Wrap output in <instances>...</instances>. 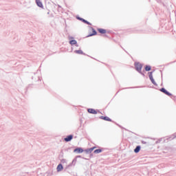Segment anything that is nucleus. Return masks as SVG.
Segmentation results:
<instances>
[{
    "mask_svg": "<svg viewBox=\"0 0 176 176\" xmlns=\"http://www.w3.org/2000/svg\"><path fill=\"white\" fill-rule=\"evenodd\" d=\"M136 70L138 72H141V69H142V65L141 63H135Z\"/></svg>",
    "mask_w": 176,
    "mask_h": 176,
    "instance_id": "1",
    "label": "nucleus"
},
{
    "mask_svg": "<svg viewBox=\"0 0 176 176\" xmlns=\"http://www.w3.org/2000/svg\"><path fill=\"white\" fill-rule=\"evenodd\" d=\"M148 74H149L148 76H149L150 80L152 82V83L153 85H156V82H155V80L153 79V76L152 75L153 72H150Z\"/></svg>",
    "mask_w": 176,
    "mask_h": 176,
    "instance_id": "2",
    "label": "nucleus"
},
{
    "mask_svg": "<svg viewBox=\"0 0 176 176\" xmlns=\"http://www.w3.org/2000/svg\"><path fill=\"white\" fill-rule=\"evenodd\" d=\"M74 138V136L72 135H68L67 138H65V141L66 142H69Z\"/></svg>",
    "mask_w": 176,
    "mask_h": 176,
    "instance_id": "3",
    "label": "nucleus"
},
{
    "mask_svg": "<svg viewBox=\"0 0 176 176\" xmlns=\"http://www.w3.org/2000/svg\"><path fill=\"white\" fill-rule=\"evenodd\" d=\"M160 91H162V93H164V94H166V96H171V94H170V92L167 91V90H166V89H164V88H162L160 89Z\"/></svg>",
    "mask_w": 176,
    "mask_h": 176,
    "instance_id": "4",
    "label": "nucleus"
},
{
    "mask_svg": "<svg viewBox=\"0 0 176 176\" xmlns=\"http://www.w3.org/2000/svg\"><path fill=\"white\" fill-rule=\"evenodd\" d=\"M74 152H76L77 153H83V149H82L81 148H77L74 150Z\"/></svg>",
    "mask_w": 176,
    "mask_h": 176,
    "instance_id": "5",
    "label": "nucleus"
},
{
    "mask_svg": "<svg viewBox=\"0 0 176 176\" xmlns=\"http://www.w3.org/2000/svg\"><path fill=\"white\" fill-rule=\"evenodd\" d=\"M36 3L39 8H42L43 6L41 0H36Z\"/></svg>",
    "mask_w": 176,
    "mask_h": 176,
    "instance_id": "6",
    "label": "nucleus"
},
{
    "mask_svg": "<svg viewBox=\"0 0 176 176\" xmlns=\"http://www.w3.org/2000/svg\"><path fill=\"white\" fill-rule=\"evenodd\" d=\"M89 113H93L94 115L97 114V111L93 109H88Z\"/></svg>",
    "mask_w": 176,
    "mask_h": 176,
    "instance_id": "7",
    "label": "nucleus"
},
{
    "mask_svg": "<svg viewBox=\"0 0 176 176\" xmlns=\"http://www.w3.org/2000/svg\"><path fill=\"white\" fill-rule=\"evenodd\" d=\"M140 151H141V146H138L134 149L135 153H138V152H140Z\"/></svg>",
    "mask_w": 176,
    "mask_h": 176,
    "instance_id": "8",
    "label": "nucleus"
},
{
    "mask_svg": "<svg viewBox=\"0 0 176 176\" xmlns=\"http://www.w3.org/2000/svg\"><path fill=\"white\" fill-rule=\"evenodd\" d=\"M100 119H102L103 120H107V122H111V118H109V117L101 116Z\"/></svg>",
    "mask_w": 176,
    "mask_h": 176,
    "instance_id": "9",
    "label": "nucleus"
},
{
    "mask_svg": "<svg viewBox=\"0 0 176 176\" xmlns=\"http://www.w3.org/2000/svg\"><path fill=\"white\" fill-rule=\"evenodd\" d=\"M78 20H81V21H82L83 23H85V24H88L89 25H91V23L89 21H87L82 18H78Z\"/></svg>",
    "mask_w": 176,
    "mask_h": 176,
    "instance_id": "10",
    "label": "nucleus"
},
{
    "mask_svg": "<svg viewBox=\"0 0 176 176\" xmlns=\"http://www.w3.org/2000/svg\"><path fill=\"white\" fill-rule=\"evenodd\" d=\"M56 169H57V171L62 170H63V165L62 164H58Z\"/></svg>",
    "mask_w": 176,
    "mask_h": 176,
    "instance_id": "11",
    "label": "nucleus"
},
{
    "mask_svg": "<svg viewBox=\"0 0 176 176\" xmlns=\"http://www.w3.org/2000/svg\"><path fill=\"white\" fill-rule=\"evenodd\" d=\"M98 30L99 31V32L100 34H106L107 33V30H105L104 29H98Z\"/></svg>",
    "mask_w": 176,
    "mask_h": 176,
    "instance_id": "12",
    "label": "nucleus"
},
{
    "mask_svg": "<svg viewBox=\"0 0 176 176\" xmlns=\"http://www.w3.org/2000/svg\"><path fill=\"white\" fill-rule=\"evenodd\" d=\"M74 53H76V54H83V51L79 50H75Z\"/></svg>",
    "mask_w": 176,
    "mask_h": 176,
    "instance_id": "13",
    "label": "nucleus"
},
{
    "mask_svg": "<svg viewBox=\"0 0 176 176\" xmlns=\"http://www.w3.org/2000/svg\"><path fill=\"white\" fill-rule=\"evenodd\" d=\"M70 45H76V40H72L69 41Z\"/></svg>",
    "mask_w": 176,
    "mask_h": 176,
    "instance_id": "14",
    "label": "nucleus"
},
{
    "mask_svg": "<svg viewBox=\"0 0 176 176\" xmlns=\"http://www.w3.org/2000/svg\"><path fill=\"white\" fill-rule=\"evenodd\" d=\"M101 152H102L101 149H96L94 151V153H101Z\"/></svg>",
    "mask_w": 176,
    "mask_h": 176,
    "instance_id": "15",
    "label": "nucleus"
},
{
    "mask_svg": "<svg viewBox=\"0 0 176 176\" xmlns=\"http://www.w3.org/2000/svg\"><path fill=\"white\" fill-rule=\"evenodd\" d=\"M96 34H97V32L94 30V29H93V34H90L89 36H93V35H96Z\"/></svg>",
    "mask_w": 176,
    "mask_h": 176,
    "instance_id": "16",
    "label": "nucleus"
},
{
    "mask_svg": "<svg viewBox=\"0 0 176 176\" xmlns=\"http://www.w3.org/2000/svg\"><path fill=\"white\" fill-rule=\"evenodd\" d=\"M94 149H96V147H92V148H89V153H91V152H92L93 151H94Z\"/></svg>",
    "mask_w": 176,
    "mask_h": 176,
    "instance_id": "17",
    "label": "nucleus"
},
{
    "mask_svg": "<svg viewBox=\"0 0 176 176\" xmlns=\"http://www.w3.org/2000/svg\"><path fill=\"white\" fill-rule=\"evenodd\" d=\"M145 70L146 71H151V66H146V67H145Z\"/></svg>",
    "mask_w": 176,
    "mask_h": 176,
    "instance_id": "18",
    "label": "nucleus"
},
{
    "mask_svg": "<svg viewBox=\"0 0 176 176\" xmlns=\"http://www.w3.org/2000/svg\"><path fill=\"white\" fill-rule=\"evenodd\" d=\"M76 160H73L72 164L76 163Z\"/></svg>",
    "mask_w": 176,
    "mask_h": 176,
    "instance_id": "19",
    "label": "nucleus"
},
{
    "mask_svg": "<svg viewBox=\"0 0 176 176\" xmlns=\"http://www.w3.org/2000/svg\"><path fill=\"white\" fill-rule=\"evenodd\" d=\"M86 152H87V153H90V151H89V148L86 150Z\"/></svg>",
    "mask_w": 176,
    "mask_h": 176,
    "instance_id": "20",
    "label": "nucleus"
},
{
    "mask_svg": "<svg viewBox=\"0 0 176 176\" xmlns=\"http://www.w3.org/2000/svg\"><path fill=\"white\" fill-rule=\"evenodd\" d=\"M65 160H62V163H65Z\"/></svg>",
    "mask_w": 176,
    "mask_h": 176,
    "instance_id": "21",
    "label": "nucleus"
}]
</instances>
